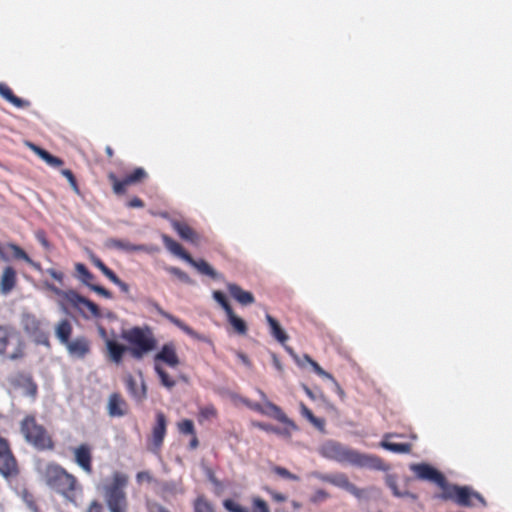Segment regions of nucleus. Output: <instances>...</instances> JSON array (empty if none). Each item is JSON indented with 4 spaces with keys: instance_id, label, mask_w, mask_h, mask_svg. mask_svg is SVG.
<instances>
[{
    "instance_id": "34",
    "label": "nucleus",
    "mask_w": 512,
    "mask_h": 512,
    "mask_svg": "<svg viewBox=\"0 0 512 512\" xmlns=\"http://www.w3.org/2000/svg\"><path fill=\"white\" fill-rule=\"evenodd\" d=\"M182 493V489L174 481H165L160 484V496L167 501L169 497Z\"/></svg>"
},
{
    "instance_id": "18",
    "label": "nucleus",
    "mask_w": 512,
    "mask_h": 512,
    "mask_svg": "<svg viewBox=\"0 0 512 512\" xmlns=\"http://www.w3.org/2000/svg\"><path fill=\"white\" fill-rule=\"evenodd\" d=\"M72 357L85 358L91 352V342L86 336H78L65 345Z\"/></svg>"
},
{
    "instance_id": "46",
    "label": "nucleus",
    "mask_w": 512,
    "mask_h": 512,
    "mask_svg": "<svg viewBox=\"0 0 512 512\" xmlns=\"http://www.w3.org/2000/svg\"><path fill=\"white\" fill-rule=\"evenodd\" d=\"M61 174L68 180V182H69L70 186L72 187V189L76 193H79L78 183H77V180H76L73 172L70 169H63L61 171Z\"/></svg>"
},
{
    "instance_id": "55",
    "label": "nucleus",
    "mask_w": 512,
    "mask_h": 512,
    "mask_svg": "<svg viewBox=\"0 0 512 512\" xmlns=\"http://www.w3.org/2000/svg\"><path fill=\"white\" fill-rule=\"evenodd\" d=\"M31 148L44 161H46L48 159V157L51 155L48 151H46L45 149H42L36 145L31 144Z\"/></svg>"
},
{
    "instance_id": "30",
    "label": "nucleus",
    "mask_w": 512,
    "mask_h": 512,
    "mask_svg": "<svg viewBox=\"0 0 512 512\" xmlns=\"http://www.w3.org/2000/svg\"><path fill=\"white\" fill-rule=\"evenodd\" d=\"M266 321L270 327V333L271 335L281 344L284 345V343L288 340V335L285 333V331L281 328L279 322L272 317L270 314H266Z\"/></svg>"
},
{
    "instance_id": "21",
    "label": "nucleus",
    "mask_w": 512,
    "mask_h": 512,
    "mask_svg": "<svg viewBox=\"0 0 512 512\" xmlns=\"http://www.w3.org/2000/svg\"><path fill=\"white\" fill-rule=\"evenodd\" d=\"M124 383L126 385V388L136 401L141 402L143 401L147 396V387L142 379L141 382L138 384L136 379L131 375L128 374L124 378Z\"/></svg>"
},
{
    "instance_id": "13",
    "label": "nucleus",
    "mask_w": 512,
    "mask_h": 512,
    "mask_svg": "<svg viewBox=\"0 0 512 512\" xmlns=\"http://www.w3.org/2000/svg\"><path fill=\"white\" fill-rule=\"evenodd\" d=\"M323 482L329 483L338 488L344 489L357 499H362L366 496V490L358 488L356 485L350 482L348 476L345 473L337 472L332 474H325L320 477Z\"/></svg>"
},
{
    "instance_id": "20",
    "label": "nucleus",
    "mask_w": 512,
    "mask_h": 512,
    "mask_svg": "<svg viewBox=\"0 0 512 512\" xmlns=\"http://www.w3.org/2000/svg\"><path fill=\"white\" fill-rule=\"evenodd\" d=\"M128 404L122 395L118 392L109 396L107 404V412L111 417H122L127 413Z\"/></svg>"
},
{
    "instance_id": "6",
    "label": "nucleus",
    "mask_w": 512,
    "mask_h": 512,
    "mask_svg": "<svg viewBox=\"0 0 512 512\" xmlns=\"http://www.w3.org/2000/svg\"><path fill=\"white\" fill-rule=\"evenodd\" d=\"M21 432L26 441L36 449L41 451L54 449L52 437L44 426L37 423L34 416L27 415L21 421Z\"/></svg>"
},
{
    "instance_id": "51",
    "label": "nucleus",
    "mask_w": 512,
    "mask_h": 512,
    "mask_svg": "<svg viewBox=\"0 0 512 512\" xmlns=\"http://www.w3.org/2000/svg\"><path fill=\"white\" fill-rule=\"evenodd\" d=\"M329 496H330L329 493L326 492L325 490L318 489L315 491V493L311 497V501L314 503L322 502V501L328 499Z\"/></svg>"
},
{
    "instance_id": "19",
    "label": "nucleus",
    "mask_w": 512,
    "mask_h": 512,
    "mask_svg": "<svg viewBox=\"0 0 512 512\" xmlns=\"http://www.w3.org/2000/svg\"><path fill=\"white\" fill-rule=\"evenodd\" d=\"M107 246L110 248L123 250L126 252H146V253H155L159 251L157 246H148L143 244H132L128 241L120 240V239H108Z\"/></svg>"
},
{
    "instance_id": "63",
    "label": "nucleus",
    "mask_w": 512,
    "mask_h": 512,
    "mask_svg": "<svg viewBox=\"0 0 512 512\" xmlns=\"http://www.w3.org/2000/svg\"><path fill=\"white\" fill-rule=\"evenodd\" d=\"M45 287L50 290L51 292H53L54 294L58 295V296H61L63 295V291L61 289H59L58 287H56L54 284H51V283H48V282H45L44 283Z\"/></svg>"
},
{
    "instance_id": "42",
    "label": "nucleus",
    "mask_w": 512,
    "mask_h": 512,
    "mask_svg": "<svg viewBox=\"0 0 512 512\" xmlns=\"http://www.w3.org/2000/svg\"><path fill=\"white\" fill-rule=\"evenodd\" d=\"M179 433L184 435H194L196 433L195 426L192 420L184 419L177 423Z\"/></svg>"
},
{
    "instance_id": "23",
    "label": "nucleus",
    "mask_w": 512,
    "mask_h": 512,
    "mask_svg": "<svg viewBox=\"0 0 512 512\" xmlns=\"http://www.w3.org/2000/svg\"><path fill=\"white\" fill-rule=\"evenodd\" d=\"M397 434L387 433L383 436V440L379 443V446L385 450L391 451L397 454H408L412 450L410 443H393L388 441L389 438L396 437Z\"/></svg>"
},
{
    "instance_id": "58",
    "label": "nucleus",
    "mask_w": 512,
    "mask_h": 512,
    "mask_svg": "<svg viewBox=\"0 0 512 512\" xmlns=\"http://www.w3.org/2000/svg\"><path fill=\"white\" fill-rule=\"evenodd\" d=\"M47 164H49L50 166H53V167H60L63 165V160L59 157H56L54 155H50L48 157V159L45 161Z\"/></svg>"
},
{
    "instance_id": "8",
    "label": "nucleus",
    "mask_w": 512,
    "mask_h": 512,
    "mask_svg": "<svg viewBox=\"0 0 512 512\" xmlns=\"http://www.w3.org/2000/svg\"><path fill=\"white\" fill-rule=\"evenodd\" d=\"M410 470L417 479L432 483L441 489V494L436 495V498L448 499V484L446 478L436 468L427 463H418L410 465Z\"/></svg>"
},
{
    "instance_id": "7",
    "label": "nucleus",
    "mask_w": 512,
    "mask_h": 512,
    "mask_svg": "<svg viewBox=\"0 0 512 512\" xmlns=\"http://www.w3.org/2000/svg\"><path fill=\"white\" fill-rule=\"evenodd\" d=\"M159 362L165 363L171 368H176L180 364L174 343H165L161 347L160 351L154 356V370L160 379L161 385L167 389H172L176 385V381L167 373Z\"/></svg>"
},
{
    "instance_id": "49",
    "label": "nucleus",
    "mask_w": 512,
    "mask_h": 512,
    "mask_svg": "<svg viewBox=\"0 0 512 512\" xmlns=\"http://www.w3.org/2000/svg\"><path fill=\"white\" fill-rule=\"evenodd\" d=\"M136 481L138 484H142L143 482L152 483L155 480L149 471H140L136 474Z\"/></svg>"
},
{
    "instance_id": "3",
    "label": "nucleus",
    "mask_w": 512,
    "mask_h": 512,
    "mask_svg": "<svg viewBox=\"0 0 512 512\" xmlns=\"http://www.w3.org/2000/svg\"><path fill=\"white\" fill-rule=\"evenodd\" d=\"M45 484L67 501L76 503L77 491L81 490L77 478L57 463H48L42 471Z\"/></svg>"
},
{
    "instance_id": "48",
    "label": "nucleus",
    "mask_w": 512,
    "mask_h": 512,
    "mask_svg": "<svg viewBox=\"0 0 512 512\" xmlns=\"http://www.w3.org/2000/svg\"><path fill=\"white\" fill-rule=\"evenodd\" d=\"M146 509L148 512H170L167 508L156 501L147 500Z\"/></svg>"
},
{
    "instance_id": "10",
    "label": "nucleus",
    "mask_w": 512,
    "mask_h": 512,
    "mask_svg": "<svg viewBox=\"0 0 512 512\" xmlns=\"http://www.w3.org/2000/svg\"><path fill=\"white\" fill-rule=\"evenodd\" d=\"M450 500L463 507L487 505L483 496L468 486L450 485Z\"/></svg>"
},
{
    "instance_id": "64",
    "label": "nucleus",
    "mask_w": 512,
    "mask_h": 512,
    "mask_svg": "<svg viewBox=\"0 0 512 512\" xmlns=\"http://www.w3.org/2000/svg\"><path fill=\"white\" fill-rule=\"evenodd\" d=\"M92 262L102 273L108 268L99 258H94Z\"/></svg>"
},
{
    "instance_id": "40",
    "label": "nucleus",
    "mask_w": 512,
    "mask_h": 512,
    "mask_svg": "<svg viewBox=\"0 0 512 512\" xmlns=\"http://www.w3.org/2000/svg\"><path fill=\"white\" fill-rule=\"evenodd\" d=\"M218 415L217 409L214 405H206L199 410V421L210 420L216 418Z\"/></svg>"
},
{
    "instance_id": "28",
    "label": "nucleus",
    "mask_w": 512,
    "mask_h": 512,
    "mask_svg": "<svg viewBox=\"0 0 512 512\" xmlns=\"http://www.w3.org/2000/svg\"><path fill=\"white\" fill-rule=\"evenodd\" d=\"M73 331V327L71 322L68 319H62L59 321L55 327V335L59 342L62 345L68 344V342L71 340V334Z\"/></svg>"
},
{
    "instance_id": "41",
    "label": "nucleus",
    "mask_w": 512,
    "mask_h": 512,
    "mask_svg": "<svg viewBox=\"0 0 512 512\" xmlns=\"http://www.w3.org/2000/svg\"><path fill=\"white\" fill-rule=\"evenodd\" d=\"M166 271L177 277L181 282L183 283H186V284H193V281L192 279L190 278V276L184 272L183 270H181L180 268L178 267H174V266H169V267H166Z\"/></svg>"
},
{
    "instance_id": "9",
    "label": "nucleus",
    "mask_w": 512,
    "mask_h": 512,
    "mask_svg": "<svg viewBox=\"0 0 512 512\" xmlns=\"http://www.w3.org/2000/svg\"><path fill=\"white\" fill-rule=\"evenodd\" d=\"M21 323L24 331L37 345L50 347L49 332L44 320L38 318L34 314L27 313L22 316Z\"/></svg>"
},
{
    "instance_id": "59",
    "label": "nucleus",
    "mask_w": 512,
    "mask_h": 512,
    "mask_svg": "<svg viewBox=\"0 0 512 512\" xmlns=\"http://www.w3.org/2000/svg\"><path fill=\"white\" fill-rule=\"evenodd\" d=\"M127 206L129 208H143L144 207V202L139 197H133L132 199H130L127 202Z\"/></svg>"
},
{
    "instance_id": "37",
    "label": "nucleus",
    "mask_w": 512,
    "mask_h": 512,
    "mask_svg": "<svg viewBox=\"0 0 512 512\" xmlns=\"http://www.w3.org/2000/svg\"><path fill=\"white\" fill-rule=\"evenodd\" d=\"M305 361L311 365L314 372L322 377L331 380L332 382H335V378L332 376V374L326 372L316 361H314L308 354H304Z\"/></svg>"
},
{
    "instance_id": "2",
    "label": "nucleus",
    "mask_w": 512,
    "mask_h": 512,
    "mask_svg": "<svg viewBox=\"0 0 512 512\" xmlns=\"http://www.w3.org/2000/svg\"><path fill=\"white\" fill-rule=\"evenodd\" d=\"M319 454L329 460L341 464H350L359 468H370L386 471L388 466L382 458L352 449L335 440L325 441L318 449Z\"/></svg>"
},
{
    "instance_id": "26",
    "label": "nucleus",
    "mask_w": 512,
    "mask_h": 512,
    "mask_svg": "<svg viewBox=\"0 0 512 512\" xmlns=\"http://www.w3.org/2000/svg\"><path fill=\"white\" fill-rule=\"evenodd\" d=\"M172 227L183 240L189 241L191 243L198 242L199 235L188 224L179 221H173Z\"/></svg>"
},
{
    "instance_id": "60",
    "label": "nucleus",
    "mask_w": 512,
    "mask_h": 512,
    "mask_svg": "<svg viewBox=\"0 0 512 512\" xmlns=\"http://www.w3.org/2000/svg\"><path fill=\"white\" fill-rule=\"evenodd\" d=\"M85 512H103V506L97 500L92 501Z\"/></svg>"
},
{
    "instance_id": "53",
    "label": "nucleus",
    "mask_w": 512,
    "mask_h": 512,
    "mask_svg": "<svg viewBox=\"0 0 512 512\" xmlns=\"http://www.w3.org/2000/svg\"><path fill=\"white\" fill-rule=\"evenodd\" d=\"M35 237L37 239V241L45 248V249H49L50 248V243L46 237V233L43 231V230H38L36 233H35Z\"/></svg>"
},
{
    "instance_id": "4",
    "label": "nucleus",
    "mask_w": 512,
    "mask_h": 512,
    "mask_svg": "<svg viewBox=\"0 0 512 512\" xmlns=\"http://www.w3.org/2000/svg\"><path fill=\"white\" fill-rule=\"evenodd\" d=\"M128 483L129 476L116 471L112 474L110 481L103 485L105 503L110 512H128L129 501L126 492Z\"/></svg>"
},
{
    "instance_id": "45",
    "label": "nucleus",
    "mask_w": 512,
    "mask_h": 512,
    "mask_svg": "<svg viewBox=\"0 0 512 512\" xmlns=\"http://www.w3.org/2000/svg\"><path fill=\"white\" fill-rule=\"evenodd\" d=\"M213 298L217 301V303H219V305L223 308L225 313H228L232 310V307L223 292L218 290L214 291Z\"/></svg>"
},
{
    "instance_id": "1",
    "label": "nucleus",
    "mask_w": 512,
    "mask_h": 512,
    "mask_svg": "<svg viewBox=\"0 0 512 512\" xmlns=\"http://www.w3.org/2000/svg\"><path fill=\"white\" fill-rule=\"evenodd\" d=\"M102 338H105V355L108 361L121 365L125 354H129L135 360H142L144 356L157 348V339L149 326H134L122 330L121 338L129 345L119 343L115 339L106 338V330L99 328Z\"/></svg>"
},
{
    "instance_id": "57",
    "label": "nucleus",
    "mask_w": 512,
    "mask_h": 512,
    "mask_svg": "<svg viewBox=\"0 0 512 512\" xmlns=\"http://www.w3.org/2000/svg\"><path fill=\"white\" fill-rule=\"evenodd\" d=\"M31 148L44 161H46L48 159V157L51 155L48 151H46L45 149H42L36 145L31 144Z\"/></svg>"
},
{
    "instance_id": "62",
    "label": "nucleus",
    "mask_w": 512,
    "mask_h": 512,
    "mask_svg": "<svg viewBox=\"0 0 512 512\" xmlns=\"http://www.w3.org/2000/svg\"><path fill=\"white\" fill-rule=\"evenodd\" d=\"M103 274L114 284L120 279L109 267L103 272Z\"/></svg>"
},
{
    "instance_id": "38",
    "label": "nucleus",
    "mask_w": 512,
    "mask_h": 512,
    "mask_svg": "<svg viewBox=\"0 0 512 512\" xmlns=\"http://www.w3.org/2000/svg\"><path fill=\"white\" fill-rule=\"evenodd\" d=\"M193 508L194 512H215L212 504L204 496L196 498Z\"/></svg>"
},
{
    "instance_id": "16",
    "label": "nucleus",
    "mask_w": 512,
    "mask_h": 512,
    "mask_svg": "<svg viewBox=\"0 0 512 512\" xmlns=\"http://www.w3.org/2000/svg\"><path fill=\"white\" fill-rule=\"evenodd\" d=\"M76 464L87 474L93 472L92 448L88 444H81L73 450Z\"/></svg>"
},
{
    "instance_id": "11",
    "label": "nucleus",
    "mask_w": 512,
    "mask_h": 512,
    "mask_svg": "<svg viewBox=\"0 0 512 512\" xmlns=\"http://www.w3.org/2000/svg\"><path fill=\"white\" fill-rule=\"evenodd\" d=\"M148 178V173L142 167L135 168L131 173L126 174L119 179L114 173L108 174V179L112 184L113 192L116 195H124L128 186L136 185L144 182Z\"/></svg>"
},
{
    "instance_id": "24",
    "label": "nucleus",
    "mask_w": 512,
    "mask_h": 512,
    "mask_svg": "<svg viewBox=\"0 0 512 512\" xmlns=\"http://www.w3.org/2000/svg\"><path fill=\"white\" fill-rule=\"evenodd\" d=\"M227 290L230 295L242 305H250L255 302L253 294L243 290L239 285L234 283L227 284Z\"/></svg>"
},
{
    "instance_id": "33",
    "label": "nucleus",
    "mask_w": 512,
    "mask_h": 512,
    "mask_svg": "<svg viewBox=\"0 0 512 512\" xmlns=\"http://www.w3.org/2000/svg\"><path fill=\"white\" fill-rule=\"evenodd\" d=\"M226 316L229 324L233 327L234 331L237 334L245 335L247 333L248 328L246 322L240 317H238L234 313L233 309L230 312L226 313Z\"/></svg>"
},
{
    "instance_id": "35",
    "label": "nucleus",
    "mask_w": 512,
    "mask_h": 512,
    "mask_svg": "<svg viewBox=\"0 0 512 512\" xmlns=\"http://www.w3.org/2000/svg\"><path fill=\"white\" fill-rule=\"evenodd\" d=\"M75 269H76L81 281L90 288V285H93L92 282L95 279V276L82 263H77L75 265Z\"/></svg>"
},
{
    "instance_id": "61",
    "label": "nucleus",
    "mask_w": 512,
    "mask_h": 512,
    "mask_svg": "<svg viewBox=\"0 0 512 512\" xmlns=\"http://www.w3.org/2000/svg\"><path fill=\"white\" fill-rule=\"evenodd\" d=\"M46 272L52 277L54 278L55 280H57L58 282H62L63 281V278H64V275L62 272L60 271H57L55 269H52V268H49L46 270Z\"/></svg>"
},
{
    "instance_id": "12",
    "label": "nucleus",
    "mask_w": 512,
    "mask_h": 512,
    "mask_svg": "<svg viewBox=\"0 0 512 512\" xmlns=\"http://www.w3.org/2000/svg\"><path fill=\"white\" fill-rule=\"evenodd\" d=\"M0 474L9 479L19 474V467L8 440L0 435Z\"/></svg>"
},
{
    "instance_id": "22",
    "label": "nucleus",
    "mask_w": 512,
    "mask_h": 512,
    "mask_svg": "<svg viewBox=\"0 0 512 512\" xmlns=\"http://www.w3.org/2000/svg\"><path fill=\"white\" fill-rule=\"evenodd\" d=\"M6 248L11 252V256L15 260H22L34 270L40 272L43 271L41 264L32 260L31 257L19 245L15 243H7Z\"/></svg>"
},
{
    "instance_id": "50",
    "label": "nucleus",
    "mask_w": 512,
    "mask_h": 512,
    "mask_svg": "<svg viewBox=\"0 0 512 512\" xmlns=\"http://www.w3.org/2000/svg\"><path fill=\"white\" fill-rule=\"evenodd\" d=\"M285 350L299 367H303L307 363L304 359V355L300 357L291 347L285 346Z\"/></svg>"
},
{
    "instance_id": "54",
    "label": "nucleus",
    "mask_w": 512,
    "mask_h": 512,
    "mask_svg": "<svg viewBox=\"0 0 512 512\" xmlns=\"http://www.w3.org/2000/svg\"><path fill=\"white\" fill-rule=\"evenodd\" d=\"M242 402L246 407H248L249 409H251L255 412L260 413V411H262V404H260V403L253 402L249 399H243Z\"/></svg>"
},
{
    "instance_id": "32",
    "label": "nucleus",
    "mask_w": 512,
    "mask_h": 512,
    "mask_svg": "<svg viewBox=\"0 0 512 512\" xmlns=\"http://www.w3.org/2000/svg\"><path fill=\"white\" fill-rule=\"evenodd\" d=\"M18 382L25 388L26 395L35 398L38 393V386L31 375L19 373L17 375Z\"/></svg>"
},
{
    "instance_id": "14",
    "label": "nucleus",
    "mask_w": 512,
    "mask_h": 512,
    "mask_svg": "<svg viewBox=\"0 0 512 512\" xmlns=\"http://www.w3.org/2000/svg\"><path fill=\"white\" fill-rule=\"evenodd\" d=\"M155 424L152 428V434L149 439V449L153 453H158L163 445L167 431V419L163 412L158 411L155 415Z\"/></svg>"
},
{
    "instance_id": "56",
    "label": "nucleus",
    "mask_w": 512,
    "mask_h": 512,
    "mask_svg": "<svg viewBox=\"0 0 512 512\" xmlns=\"http://www.w3.org/2000/svg\"><path fill=\"white\" fill-rule=\"evenodd\" d=\"M31 148L44 161H46L48 159V157L51 155L48 151H46L45 149H42L36 145L31 144Z\"/></svg>"
},
{
    "instance_id": "31",
    "label": "nucleus",
    "mask_w": 512,
    "mask_h": 512,
    "mask_svg": "<svg viewBox=\"0 0 512 512\" xmlns=\"http://www.w3.org/2000/svg\"><path fill=\"white\" fill-rule=\"evenodd\" d=\"M186 262L189 263L190 265H192L193 267H195L199 273H201L203 275H207V276L211 277L212 279L218 278L217 272L205 260H203V259L195 260L190 255V260L188 259V260H186Z\"/></svg>"
},
{
    "instance_id": "27",
    "label": "nucleus",
    "mask_w": 512,
    "mask_h": 512,
    "mask_svg": "<svg viewBox=\"0 0 512 512\" xmlns=\"http://www.w3.org/2000/svg\"><path fill=\"white\" fill-rule=\"evenodd\" d=\"M0 96L17 108H27L30 106L29 101L17 97L5 83H0Z\"/></svg>"
},
{
    "instance_id": "5",
    "label": "nucleus",
    "mask_w": 512,
    "mask_h": 512,
    "mask_svg": "<svg viewBox=\"0 0 512 512\" xmlns=\"http://www.w3.org/2000/svg\"><path fill=\"white\" fill-rule=\"evenodd\" d=\"M0 355L12 361L26 356V342L13 326L0 325Z\"/></svg>"
},
{
    "instance_id": "44",
    "label": "nucleus",
    "mask_w": 512,
    "mask_h": 512,
    "mask_svg": "<svg viewBox=\"0 0 512 512\" xmlns=\"http://www.w3.org/2000/svg\"><path fill=\"white\" fill-rule=\"evenodd\" d=\"M223 506L229 512H250L248 508L241 506L232 499H225L223 501Z\"/></svg>"
},
{
    "instance_id": "47",
    "label": "nucleus",
    "mask_w": 512,
    "mask_h": 512,
    "mask_svg": "<svg viewBox=\"0 0 512 512\" xmlns=\"http://www.w3.org/2000/svg\"><path fill=\"white\" fill-rule=\"evenodd\" d=\"M386 484L387 486L392 490L393 494L397 497H402L404 496L403 493H401L399 490H398V487H397V478L393 475H388L386 477Z\"/></svg>"
},
{
    "instance_id": "43",
    "label": "nucleus",
    "mask_w": 512,
    "mask_h": 512,
    "mask_svg": "<svg viewBox=\"0 0 512 512\" xmlns=\"http://www.w3.org/2000/svg\"><path fill=\"white\" fill-rule=\"evenodd\" d=\"M272 471L277 474L278 476L284 478V479H288V480H292V481H299L300 478L299 476H297L296 474H293L291 473L288 469L284 468V467H281V466H274L272 468Z\"/></svg>"
},
{
    "instance_id": "52",
    "label": "nucleus",
    "mask_w": 512,
    "mask_h": 512,
    "mask_svg": "<svg viewBox=\"0 0 512 512\" xmlns=\"http://www.w3.org/2000/svg\"><path fill=\"white\" fill-rule=\"evenodd\" d=\"M90 289L107 299L112 298V293L100 285H95V284L90 285Z\"/></svg>"
},
{
    "instance_id": "15",
    "label": "nucleus",
    "mask_w": 512,
    "mask_h": 512,
    "mask_svg": "<svg viewBox=\"0 0 512 512\" xmlns=\"http://www.w3.org/2000/svg\"><path fill=\"white\" fill-rule=\"evenodd\" d=\"M259 393L263 399H266V395L263 391L259 390ZM260 414L273 417L277 421L296 429L295 423L286 416L283 410L268 400H265V403L262 404V411H260Z\"/></svg>"
},
{
    "instance_id": "39",
    "label": "nucleus",
    "mask_w": 512,
    "mask_h": 512,
    "mask_svg": "<svg viewBox=\"0 0 512 512\" xmlns=\"http://www.w3.org/2000/svg\"><path fill=\"white\" fill-rule=\"evenodd\" d=\"M302 415L307 418L313 425L319 429H323L324 421L314 416L313 412L303 403L300 405Z\"/></svg>"
},
{
    "instance_id": "36",
    "label": "nucleus",
    "mask_w": 512,
    "mask_h": 512,
    "mask_svg": "<svg viewBox=\"0 0 512 512\" xmlns=\"http://www.w3.org/2000/svg\"><path fill=\"white\" fill-rule=\"evenodd\" d=\"M77 301L83 307H85L93 317L100 318L102 316L99 306L93 301L83 296H77Z\"/></svg>"
},
{
    "instance_id": "25",
    "label": "nucleus",
    "mask_w": 512,
    "mask_h": 512,
    "mask_svg": "<svg viewBox=\"0 0 512 512\" xmlns=\"http://www.w3.org/2000/svg\"><path fill=\"white\" fill-rule=\"evenodd\" d=\"M17 275L16 271L13 267L7 266L3 269L1 279H0V288L4 294L11 292L16 286Z\"/></svg>"
},
{
    "instance_id": "29",
    "label": "nucleus",
    "mask_w": 512,
    "mask_h": 512,
    "mask_svg": "<svg viewBox=\"0 0 512 512\" xmlns=\"http://www.w3.org/2000/svg\"><path fill=\"white\" fill-rule=\"evenodd\" d=\"M161 239L166 247L172 254L180 257L184 261L190 260V254L184 250V248L177 241L172 239L170 236L166 234L161 235Z\"/></svg>"
},
{
    "instance_id": "17",
    "label": "nucleus",
    "mask_w": 512,
    "mask_h": 512,
    "mask_svg": "<svg viewBox=\"0 0 512 512\" xmlns=\"http://www.w3.org/2000/svg\"><path fill=\"white\" fill-rule=\"evenodd\" d=\"M156 311L165 319H167L170 323L178 327L180 330H182L186 335L190 336L191 338L206 342L208 339L204 336L196 332L194 329H192L190 326L185 324L181 319L177 318L176 316L164 311L158 304L154 305Z\"/></svg>"
}]
</instances>
